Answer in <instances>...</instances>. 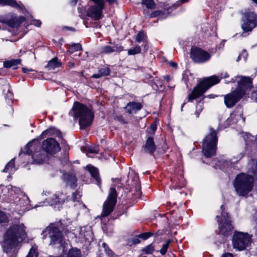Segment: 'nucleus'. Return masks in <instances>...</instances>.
<instances>
[{
    "mask_svg": "<svg viewBox=\"0 0 257 257\" xmlns=\"http://www.w3.org/2000/svg\"><path fill=\"white\" fill-rule=\"evenodd\" d=\"M26 237L25 227L23 223L10 226L4 236V251L7 253L14 251Z\"/></svg>",
    "mask_w": 257,
    "mask_h": 257,
    "instance_id": "1",
    "label": "nucleus"
},
{
    "mask_svg": "<svg viewBox=\"0 0 257 257\" xmlns=\"http://www.w3.org/2000/svg\"><path fill=\"white\" fill-rule=\"evenodd\" d=\"M240 78L238 82L237 88L231 93L224 95V101L225 105L228 108L233 107L243 96L245 95L246 91L252 88V80L249 77L237 76L234 78H232L229 82L234 83L235 79Z\"/></svg>",
    "mask_w": 257,
    "mask_h": 257,
    "instance_id": "2",
    "label": "nucleus"
},
{
    "mask_svg": "<svg viewBox=\"0 0 257 257\" xmlns=\"http://www.w3.org/2000/svg\"><path fill=\"white\" fill-rule=\"evenodd\" d=\"M69 114L74 119L79 118L80 129H84L90 125L93 119L92 112L84 104L78 102H75L69 112Z\"/></svg>",
    "mask_w": 257,
    "mask_h": 257,
    "instance_id": "3",
    "label": "nucleus"
},
{
    "mask_svg": "<svg viewBox=\"0 0 257 257\" xmlns=\"http://www.w3.org/2000/svg\"><path fill=\"white\" fill-rule=\"evenodd\" d=\"M68 232V229L61 220L51 223L43 231L44 236L50 239V245H62L63 235Z\"/></svg>",
    "mask_w": 257,
    "mask_h": 257,
    "instance_id": "4",
    "label": "nucleus"
},
{
    "mask_svg": "<svg viewBox=\"0 0 257 257\" xmlns=\"http://www.w3.org/2000/svg\"><path fill=\"white\" fill-rule=\"evenodd\" d=\"M228 77L229 75L225 73H221L218 76L213 75L204 79L193 89L191 93L188 95V101H191L202 96L212 86L219 83L220 79Z\"/></svg>",
    "mask_w": 257,
    "mask_h": 257,
    "instance_id": "5",
    "label": "nucleus"
},
{
    "mask_svg": "<svg viewBox=\"0 0 257 257\" xmlns=\"http://www.w3.org/2000/svg\"><path fill=\"white\" fill-rule=\"evenodd\" d=\"M253 183L254 178L251 175L242 173L236 176L233 186L239 196H244L252 190Z\"/></svg>",
    "mask_w": 257,
    "mask_h": 257,
    "instance_id": "6",
    "label": "nucleus"
},
{
    "mask_svg": "<svg viewBox=\"0 0 257 257\" xmlns=\"http://www.w3.org/2000/svg\"><path fill=\"white\" fill-rule=\"evenodd\" d=\"M209 131L202 144V153L207 158L215 155L217 144V133L212 127L209 128Z\"/></svg>",
    "mask_w": 257,
    "mask_h": 257,
    "instance_id": "7",
    "label": "nucleus"
},
{
    "mask_svg": "<svg viewBox=\"0 0 257 257\" xmlns=\"http://www.w3.org/2000/svg\"><path fill=\"white\" fill-rule=\"evenodd\" d=\"M251 237L247 233L235 231L232 239L233 248L243 250L250 243Z\"/></svg>",
    "mask_w": 257,
    "mask_h": 257,
    "instance_id": "8",
    "label": "nucleus"
},
{
    "mask_svg": "<svg viewBox=\"0 0 257 257\" xmlns=\"http://www.w3.org/2000/svg\"><path fill=\"white\" fill-rule=\"evenodd\" d=\"M220 208L222 211L221 217L223 218L218 220L219 234L227 236L231 233L233 227L230 220L228 218V213L224 212V206L222 205Z\"/></svg>",
    "mask_w": 257,
    "mask_h": 257,
    "instance_id": "9",
    "label": "nucleus"
},
{
    "mask_svg": "<svg viewBox=\"0 0 257 257\" xmlns=\"http://www.w3.org/2000/svg\"><path fill=\"white\" fill-rule=\"evenodd\" d=\"M117 193L114 187H111L107 200L104 202L101 215L103 217L109 215L113 210L117 199Z\"/></svg>",
    "mask_w": 257,
    "mask_h": 257,
    "instance_id": "10",
    "label": "nucleus"
},
{
    "mask_svg": "<svg viewBox=\"0 0 257 257\" xmlns=\"http://www.w3.org/2000/svg\"><path fill=\"white\" fill-rule=\"evenodd\" d=\"M241 28L244 32H251L257 27V15L253 12H245L242 17Z\"/></svg>",
    "mask_w": 257,
    "mask_h": 257,
    "instance_id": "11",
    "label": "nucleus"
},
{
    "mask_svg": "<svg viewBox=\"0 0 257 257\" xmlns=\"http://www.w3.org/2000/svg\"><path fill=\"white\" fill-rule=\"evenodd\" d=\"M34 143L33 141H32L26 146V154L32 155L34 163L37 164H43L46 161L47 156L43 150L36 151L32 154L33 150L35 148V147L33 146Z\"/></svg>",
    "mask_w": 257,
    "mask_h": 257,
    "instance_id": "12",
    "label": "nucleus"
},
{
    "mask_svg": "<svg viewBox=\"0 0 257 257\" xmlns=\"http://www.w3.org/2000/svg\"><path fill=\"white\" fill-rule=\"evenodd\" d=\"M92 2L94 5L91 6L88 11V16L95 20H99L102 14V11L104 8V0H90Z\"/></svg>",
    "mask_w": 257,
    "mask_h": 257,
    "instance_id": "13",
    "label": "nucleus"
},
{
    "mask_svg": "<svg viewBox=\"0 0 257 257\" xmlns=\"http://www.w3.org/2000/svg\"><path fill=\"white\" fill-rule=\"evenodd\" d=\"M190 57L196 63H203L208 61L211 55L207 51L197 47L191 49Z\"/></svg>",
    "mask_w": 257,
    "mask_h": 257,
    "instance_id": "14",
    "label": "nucleus"
},
{
    "mask_svg": "<svg viewBox=\"0 0 257 257\" xmlns=\"http://www.w3.org/2000/svg\"><path fill=\"white\" fill-rule=\"evenodd\" d=\"M43 151L51 155L55 154L60 150L59 143L54 139L49 138L42 143Z\"/></svg>",
    "mask_w": 257,
    "mask_h": 257,
    "instance_id": "15",
    "label": "nucleus"
},
{
    "mask_svg": "<svg viewBox=\"0 0 257 257\" xmlns=\"http://www.w3.org/2000/svg\"><path fill=\"white\" fill-rule=\"evenodd\" d=\"M145 153L150 155L153 154L156 150V145L152 137H148L146 140L145 144L142 147Z\"/></svg>",
    "mask_w": 257,
    "mask_h": 257,
    "instance_id": "16",
    "label": "nucleus"
},
{
    "mask_svg": "<svg viewBox=\"0 0 257 257\" xmlns=\"http://www.w3.org/2000/svg\"><path fill=\"white\" fill-rule=\"evenodd\" d=\"M16 202L18 207L22 208L23 211L28 210L30 208V200L28 197L25 194H22L19 200H16Z\"/></svg>",
    "mask_w": 257,
    "mask_h": 257,
    "instance_id": "17",
    "label": "nucleus"
},
{
    "mask_svg": "<svg viewBox=\"0 0 257 257\" xmlns=\"http://www.w3.org/2000/svg\"><path fill=\"white\" fill-rule=\"evenodd\" d=\"M63 180L67 185L71 187H75L77 185V178L75 175L72 173H67L64 174Z\"/></svg>",
    "mask_w": 257,
    "mask_h": 257,
    "instance_id": "18",
    "label": "nucleus"
},
{
    "mask_svg": "<svg viewBox=\"0 0 257 257\" xmlns=\"http://www.w3.org/2000/svg\"><path fill=\"white\" fill-rule=\"evenodd\" d=\"M67 198V197L65 194L60 192H57L52 197V199L50 201L49 203L51 205L56 204H62L65 201Z\"/></svg>",
    "mask_w": 257,
    "mask_h": 257,
    "instance_id": "19",
    "label": "nucleus"
},
{
    "mask_svg": "<svg viewBox=\"0 0 257 257\" xmlns=\"http://www.w3.org/2000/svg\"><path fill=\"white\" fill-rule=\"evenodd\" d=\"M123 50V47L118 44H113L112 46H104L101 48V52L105 54H109L114 52H120Z\"/></svg>",
    "mask_w": 257,
    "mask_h": 257,
    "instance_id": "20",
    "label": "nucleus"
},
{
    "mask_svg": "<svg viewBox=\"0 0 257 257\" xmlns=\"http://www.w3.org/2000/svg\"><path fill=\"white\" fill-rule=\"evenodd\" d=\"M86 168L89 171L91 176L95 180L96 184L99 186L101 183V179L99 176L98 170L90 165H87Z\"/></svg>",
    "mask_w": 257,
    "mask_h": 257,
    "instance_id": "21",
    "label": "nucleus"
},
{
    "mask_svg": "<svg viewBox=\"0 0 257 257\" xmlns=\"http://www.w3.org/2000/svg\"><path fill=\"white\" fill-rule=\"evenodd\" d=\"M142 106V105L139 102H130L127 104L124 108L129 114H131L136 113L137 111L140 110Z\"/></svg>",
    "mask_w": 257,
    "mask_h": 257,
    "instance_id": "22",
    "label": "nucleus"
},
{
    "mask_svg": "<svg viewBox=\"0 0 257 257\" xmlns=\"http://www.w3.org/2000/svg\"><path fill=\"white\" fill-rule=\"evenodd\" d=\"M2 6H10L13 8L23 10L24 6L21 3H17L15 0H0Z\"/></svg>",
    "mask_w": 257,
    "mask_h": 257,
    "instance_id": "23",
    "label": "nucleus"
},
{
    "mask_svg": "<svg viewBox=\"0 0 257 257\" xmlns=\"http://www.w3.org/2000/svg\"><path fill=\"white\" fill-rule=\"evenodd\" d=\"M248 172L252 173L254 177L257 179V160L252 159L250 160L247 165Z\"/></svg>",
    "mask_w": 257,
    "mask_h": 257,
    "instance_id": "24",
    "label": "nucleus"
},
{
    "mask_svg": "<svg viewBox=\"0 0 257 257\" xmlns=\"http://www.w3.org/2000/svg\"><path fill=\"white\" fill-rule=\"evenodd\" d=\"M110 70L108 67H102L100 68L97 73L94 74L91 77L93 78H99L103 76H108L110 74Z\"/></svg>",
    "mask_w": 257,
    "mask_h": 257,
    "instance_id": "25",
    "label": "nucleus"
},
{
    "mask_svg": "<svg viewBox=\"0 0 257 257\" xmlns=\"http://www.w3.org/2000/svg\"><path fill=\"white\" fill-rule=\"evenodd\" d=\"M15 158L11 160L7 164L4 169L2 171L3 172L7 173L9 174L13 173L16 170V168L15 166Z\"/></svg>",
    "mask_w": 257,
    "mask_h": 257,
    "instance_id": "26",
    "label": "nucleus"
},
{
    "mask_svg": "<svg viewBox=\"0 0 257 257\" xmlns=\"http://www.w3.org/2000/svg\"><path fill=\"white\" fill-rule=\"evenodd\" d=\"M60 65L61 64L60 62L58 61L57 58L55 57L49 61L46 66V67L48 68L49 70H54L56 68L60 67Z\"/></svg>",
    "mask_w": 257,
    "mask_h": 257,
    "instance_id": "27",
    "label": "nucleus"
},
{
    "mask_svg": "<svg viewBox=\"0 0 257 257\" xmlns=\"http://www.w3.org/2000/svg\"><path fill=\"white\" fill-rule=\"evenodd\" d=\"M48 135L49 136L56 135L59 138H61L62 134L57 129L55 128H50L46 131L43 132V135Z\"/></svg>",
    "mask_w": 257,
    "mask_h": 257,
    "instance_id": "28",
    "label": "nucleus"
},
{
    "mask_svg": "<svg viewBox=\"0 0 257 257\" xmlns=\"http://www.w3.org/2000/svg\"><path fill=\"white\" fill-rule=\"evenodd\" d=\"M21 60L20 59H12L9 61L4 62V66L5 68H9L13 66H15L20 64Z\"/></svg>",
    "mask_w": 257,
    "mask_h": 257,
    "instance_id": "29",
    "label": "nucleus"
},
{
    "mask_svg": "<svg viewBox=\"0 0 257 257\" xmlns=\"http://www.w3.org/2000/svg\"><path fill=\"white\" fill-rule=\"evenodd\" d=\"M67 257H82L80 249L76 248H72L69 249Z\"/></svg>",
    "mask_w": 257,
    "mask_h": 257,
    "instance_id": "30",
    "label": "nucleus"
},
{
    "mask_svg": "<svg viewBox=\"0 0 257 257\" xmlns=\"http://www.w3.org/2000/svg\"><path fill=\"white\" fill-rule=\"evenodd\" d=\"M0 22L5 23L10 26H13L14 21L13 19L9 18V15H1L0 16Z\"/></svg>",
    "mask_w": 257,
    "mask_h": 257,
    "instance_id": "31",
    "label": "nucleus"
},
{
    "mask_svg": "<svg viewBox=\"0 0 257 257\" xmlns=\"http://www.w3.org/2000/svg\"><path fill=\"white\" fill-rule=\"evenodd\" d=\"M230 118L233 120H235L237 121L242 119V122H244L245 121V118L242 116V110L240 109V111H238V113L237 114L236 111L235 110L233 113H232L230 115Z\"/></svg>",
    "mask_w": 257,
    "mask_h": 257,
    "instance_id": "32",
    "label": "nucleus"
},
{
    "mask_svg": "<svg viewBox=\"0 0 257 257\" xmlns=\"http://www.w3.org/2000/svg\"><path fill=\"white\" fill-rule=\"evenodd\" d=\"M102 245L104 249V251L105 254L108 257H117V255L114 253V252L109 248L108 245L105 242H103Z\"/></svg>",
    "mask_w": 257,
    "mask_h": 257,
    "instance_id": "33",
    "label": "nucleus"
},
{
    "mask_svg": "<svg viewBox=\"0 0 257 257\" xmlns=\"http://www.w3.org/2000/svg\"><path fill=\"white\" fill-rule=\"evenodd\" d=\"M141 4L150 10L154 9L156 7V4L153 0H142Z\"/></svg>",
    "mask_w": 257,
    "mask_h": 257,
    "instance_id": "34",
    "label": "nucleus"
},
{
    "mask_svg": "<svg viewBox=\"0 0 257 257\" xmlns=\"http://www.w3.org/2000/svg\"><path fill=\"white\" fill-rule=\"evenodd\" d=\"M246 139H245V141L246 145H251L257 144V135L256 137L253 136L251 135L248 134L246 135Z\"/></svg>",
    "mask_w": 257,
    "mask_h": 257,
    "instance_id": "35",
    "label": "nucleus"
},
{
    "mask_svg": "<svg viewBox=\"0 0 257 257\" xmlns=\"http://www.w3.org/2000/svg\"><path fill=\"white\" fill-rule=\"evenodd\" d=\"M155 250L153 244H150L142 249V252L145 254H152Z\"/></svg>",
    "mask_w": 257,
    "mask_h": 257,
    "instance_id": "36",
    "label": "nucleus"
},
{
    "mask_svg": "<svg viewBox=\"0 0 257 257\" xmlns=\"http://www.w3.org/2000/svg\"><path fill=\"white\" fill-rule=\"evenodd\" d=\"M141 52V48L140 46H136L134 48L128 50L127 53L128 55H134L140 54Z\"/></svg>",
    "mask_w": 257,
    "mask_h": 257,
    "instance_id": "37",
    "label": "nucleus"
},
{
    "mask_svg": "<svg viewBox=\"0 0 257 257\" xmlns=\"http://www.w3.org/2000/svg\"><path fill=\"white\" fill-rule=\"evenodd\" d=\"M146 38V35L143 32L141 31L137 35L136 40L137 42L140 43L145 41Z\"/></svg>",
    "mask_w": 257,
    "mask_h": 257,
    "instance_id": "38",
    "label": "nucleus"
},
{
    "mask_svg": "<svg viewBox=\"0 0 257 257\" xmlns=\"http://www.w3.org/2000/svg\"><path fill=\"white\" fill-rule=\"evenodd\" d=\"M81 193L79 190H76L74 193H73L72 196V199L74 202L78 201L79 202V200L81 198Z\"/></svg>",
    "mask_w": 257,
    "mask_h": 257,
    "instance_id": "39",
    "label": "nucleus"
},
{
    "mask_svg": "<svg viewBox=\"0 0 257 257\" xmlns=\"http://www.w3.org/2000/svg\"><path fill=\"white\" fill-rule=\"evenodd\" d=\"M170 243V241L168 240L165 243H164L163 245L162 248L160 250V252L161 253V254L164 255L165 254H166L167 249L169 246Z\"/></svg>",
    "mask_w": 257,
    "mask_h": 257,
    "instance_id": "40",
    "label": "nucleus"
},
{
    "mask_svg": "<svg viewBox=\"0 0 257 257\" xmlns=\"http://www.w3.org/2000/svg\"><path fill=\"white\" fill-rule=\"evenodd\" d=\"M26 257H38V253L37 251V249L34 247H32L30 249L29 253Z\"/></svg>",
    "mask_w": 257,
    "mask_h": 257,
    "instance_id": "41",
    "label": "nucleus"
},
{
    "mask_svg": "<svg viewBox=\"0 0 257 257\" xmlns=\"http://www.w3.org/2000/svg\"><path fill=\"white\" fill-rule=\"evenodd\" d=\"M72 52L81 50L82 46L79 43H73L71 45Z\"/></svg>",
    "mask_w": 257,
    "mask_h": 257,
    "instance_id": "42",
    "label": "nucleus"
},
{
    "mask_svg": "<svg viewBox=\"0 0 257 257\" xmlns=\"http://www.w3.org/2000/svg\"><path fill=\"white\" fill-rule=\"evenodd\" d=\"M164 15V13L162 11H154L152 13H151L150 15V17L152 18H155L158 16H162Z\"/></svg>",
    "mask_w": 257,
    "mask_h": 257,
    "instance_id": "43",
    "label": "nucleus"
},
{
    "mask_svg": "<svg viewBox=\"0 0 257 257\" xmlns=\"http://www.w3.org/2000/svg\"><path fill=\"white\" fill-rule=\"evenodd\" d=\"M99 152L98 147L97 146H95L93 147H90L87 150V154L89 153L92 154H98Z\"/></svg>",
    "mask_w": 257,
    "mask_h": 257,
    "instance_id": "44",
    "label": "nucleus"
},
{
    "mask_svg": "<svg viewBox=\"0 0 257 257\" xmlns=\"http://www.w3.org/2000/svg\"><path fill=\"white\" fill-rule=\"evenodd\" d=\"M8 221V218L6 214L0 210V223L7 222Z\"/></svg>",
    "mask_w": 257,
    "mask_h": 257,
    "instance_id": "45",
    "label": "nucleus"
},
{
    "mask_svg": "<svg viewBox=\"0 0 257 257\" xmlns=\"http://www.w3.org/2000/svg\"><path fill=\"white\" fill-rule=\"evenodd\" d=\"M247 56H248L247 53L246 52V51L245 50H243L242 51L241 53L239 55L236 61H238L239 60L241 59V58L242 57L243 58L244 60L245 61L247 57Z\"/></svg>",
    "mask_w": 257,
    "mask_h": 257,
    "instance_id": "46",
    "label": "nucleus"
},
{
    "mask_svg": "<svg viewBox=\"0 0 257 257\" xmlns=\"http://www.w3.org/2000/svg\"><path fill=\"white\" fill-rule=\"evenodd\" d=\"M153 235V233L151 232H147L143 233L140 235V237L143 239H147L149 237Z\"/></svg>",
    "mask_w": 257,
    "mask_h": 257,
    "instance_id": "47",
    "label": "nucleus"
},
{
    "mask_svg": "<svg viewBox=\"0 0 257 257\" xmlns=\"http://www.w3.org/2000/svg\"><path fill=\"white\" fill-rule=\"evenodd\" d=\"M6 98L10 100H12L13 98V94L11 90L10 87L8 85V92L6 94Z\"/></svg>",
    "mask_w": 257,
    "mask_h": 257,
    "instance_id": "48",
    "label": "nucleus"
},
{
    "mask_svg": "<svg viewBox=\"0 0 257 257\" xmlns=\"http://www.w3.org/2000/svg\"><path fill=\"white\" fill-rule=\"evenodd\" d=\"M84 237L85 239L88 240L89 242L91 241L92 240V233L91 231H87L86 235H84Z\"/></svg>",
    "mask_w": 257,
    "mask_h": 257,
    "instance_id": "49",
    "label": "nucleus"
},
{
    "mask_svg": "<svg viewBox=\"0 0 257 257\" xmlns=\"http://www.w3.org/2000/svg\"><path fill=\"white\" fill-rule=\"evenodd\" d=\"M202 110V107L201 106H197V109L195 111V114L196 117H198L200 112Z\"/></svg>",
    "mask_w": 257,
    "mask_h": 257,
    "instance_id": "50",
    "label": "nucleus"
},
{
    "mask_svg": "<svg viewBox=\"0 0 257 257\" xmlns=\"http://www.w3.org/2000/svg\"><path fill=\"white\" fill-rule=\"evenodd\" d=\"M141 195V189L139 185L136 188V192L135 193V195L136 197H140Z\"/></svg>",
    "mask_w": 257,
    "mask_h": 257,
    "instance_id": "51",
    "label": "nucleus"
},
{
    "mask_svg": "<svg viewBox=\"0 0 257 257\" xmlns=\"http://www.w3.org/2000/svg\"><path fill=\"white\" fill-rule=\"evenodd\" d=\"M156 128H157V125L155 123H152L150 126V129L152 131L153 134L156 131Z\"/></svg>",
    "mask_w": 257,
    "mask_h": 257,
    "instance_id": "52",
    "label": "nucleus"
},
{
    "mask_svg": "<svg viewBox=\"0 0 257 257\" xmlns=\"http://www.w3.org/2000/svg\"><path fill=\"white\" fill-rule=\"evenodd\" d=\"M22 71L25 73H28L29 72H32L34 71L32 69H28L25 67L22 68Z\"/></svg>",
    "mask_w": 257,
    "mask_h": 257,
    "instance_id": "53",
    "label": "nucleus"
},
{
    "mask_svg": "<svg viewBox=\"0 0 257 257\" xmlns=\"http://www.w3.org/2000/svg\"><path fill=\"white\" fill-rule=\"evenodd\" d=\"M33 24L37 27H40L41 25V22L39 20H34Z\"/></svg>",
    "mask_w": 257,
    "mask_h": 257,
    "instance_id": "54",
    "label": "nucleus"
},
{
    "mask_svg": "<svg viewBox=\"0 0 257 257\" xmlns=\"http://www.w3.org/2000/svg\"><path fill=\"white\" fill-rule=\"evenodd\" d=\"M222 257H233V256L230 253H224Z\"/></svg>",
    "mask_w": 257,
    "mask_h": 257,
    "instance_id": "55",
    "label": "nucleus"
},
{
    "mask_svg": "<svg viewBox=\"0 0 257 257\" xmlns=\"http://www.w3.org/2000/svg\"><path fill=\"white\" fill-rule=\"evenodd\" d=\"M170 65L171 67L173 68H176L177 66V64L174 62H170Z\"/></svg>",
    "mask_w": 257,
    "mask_h": 257,
    "instance_id": "56",
    "label": "nucleus"
},
{
    "mask_svg": "<svg viewBox=\"0 0 257 257\" xmlns=\"http://www.w3.org/2000/svg\"><path fill=\"white\" fill-rule=\"evenodd\" d=\"M217 96L212 94H209L207 96H205V97H207L208 98H214Z\"/></svg>",
    "mask_w": 257,
    "mask_h": 257,
    "instance_id": "57",
    "label": "nucleus"
},
{
    "mask_svg": "<svg viewBox=\"0 0 257 257\" xmlns=\"http://www.w3.org/2000/svg\"><path fill=\"white\" fill-rule=\"evenodd\" d=\"M244 156V153H240L239 154L237 155V159L238 160L241 159Z\"/></svg>",
    "mask_w": 257,
    "mask_h": 257,
    "instance_id": "58",
    "label": "nucleus"
},
{
    "mask_svg": "<svg viewBox=\"0 0 257 257\" xmlns=\"http://www.w3.org/2000/svg\"><path fill=\"white\" fill-rule=\"evenodd\" d=\"M29 55H32V56L33 57V58L34 59H36V56H35V53L34 52H33L32 50H30V52H29Z\"/></svg>",
    "mask_w": 257,
    "mask_h": 257,
    "instance_id": "59",
    "label": "nucleus"
},
{
    "mask_svg": "<svg viewBox=\"0 0 257 257\" xmlns=\"http://www.w3.org/2000/svg\"><path fill=\"white\" fill-rule=\"evenodd\" d=\"M78 0H72L70 3L72 6L76 5Z\"/></svg>",
    "mask_w": 257,
    "mask_h": 257,
    "instance_id": "60",
    "label": "nucleus"
},
{
    "mask_svg": "<svg viewBox=\"0 0 257 257\" xmlns=\"http://www.w3.org/2000/svg\"><path fill=\"white\" fill-rule=\"evenodd\" d=\"M107 2L110 5L114 4L116 2V0H106Z\"/></svg>",
    "mask_w": 257,
    "mask_h": 257,
    "instance_id": "61",
    "label": "nucleus"
},
{
    "mask_svg": "<svg viewBox=\"0 0 257 257\" xmlns=\"http://www.w3.org/2000/svg\"><path fill=\"white\" fill-rule=\"evenodd\" d=\"M69 66L70 67H71V68H73L74 66V64L73 63H72V62H69Z\"/></svg>",
    "mask_w": 257,
    "mask_h": 257,
    "instance_id": "62",
    "label": "nucleus"
},
{
    "mask_svg": "<svg viewBox=\"0 0 257 257\" xmlns=\"http://www.w3.org/2000/svg\"><path fill=\"white\" fill-rule=\"evenodd\" d=\"M165 80L167 81H169L170 80V76H166L165 77Z\"/></svg>",
    "mask_w": 257,
    "mask_h": 257,
    "instance_id": "63",
    "label": "nucleus"
},
{
    "mask_svg": "<svg viewBox=\"0 0 257 257\" xmlns=\"http://www.w3.org/2000/svg\"><path fill=\"white\" fill-rule=\"evenodd\" d=\"M189 0H180V2H181L182 3H185L186 2H188Z\"/></svg>",
    "mask_w": 257,
    "mask_h": 257,
    "instance_id": "64",
    "label": "nucleus"
}]
</instances>
